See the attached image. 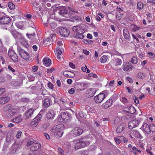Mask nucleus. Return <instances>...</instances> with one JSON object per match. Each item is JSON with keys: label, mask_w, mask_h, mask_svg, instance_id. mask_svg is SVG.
Instances as JSON below:
<instances>
[{"label": "nucleus", "mask_w": 155, "mask_h": 155, "mask_svg": "<svg viewBox=\"0 0 155 155\" xmlns=\"http://www.w3.org/2000/svg\"><path fill=\"white\" fill-rule=\"evenodd\" d=\"M74 92L75 90H74V89L73 88H71L68 91L69 93L71 94H73L74 93Z\"/></svg>", "instance_id": "obj_60"}, {"label": "nucleus", "mask_w": 155, "mask_h": 155, "mask_svg": "<svg viewBox=\"0 0 155 155\" xmlns=\"http://www.w3.org/2000/svg\"><path fill=\"white\" fill-rule=\"evenodd\" d=\"M130 28L134 31H136L140 29V27L135 25H132L130 26Z\"/></svg>", "instance_id": "obj_37"}, {"label": "nucleus", "mask_w": 155, "mask_h": 155, "mask_svg": "<svg viewBox=\"0 0 155 155\" xmlns=\"http://www.w3.org/2000/svg\"><path fill=\"white\" fill-rule=\"evenodd\" d=\"M12 121L14 122L17 123L20 122L22 121L21 115H20L14 118Z\"/></svg>", "instance_id": "obj_31"}, {"label": "nucleus", "mask_w": 155, "mask_h": 155, "mask_svg": "<svg viewBox=\"0 0 155 155\" xmlns=\"http://www.w3.org/2000/svg\"><path fill=\"white\" fill-rule=\"evenodd\" d=\"M137 9L140 10L143 8V4L141 2H138L137 5Z\"/></svg>", "instance_id": "obj_39"}, {"label": "nucleus", "mask_w": 155, "mask_h": 155, "mask_svg": "<svg viewBox=\"0 0 155 155\" xmlns=\"http://www.w3.org/2000/svg\"><path fill=\"white\" fill-rule=\"evenodd\" d=\"M121 101L124 104H127L128 103L127 99L125 97H123L121 99H120Z\"/></svg>", "instance_id": "obj_50"}, {"label": "nucleus", "mask_w": 155, "mask_h": 155, "mask_svg": "<svg viewBox=\"0 0 155 155\" xmlns=\"http://www.w3.org/2000/svg\"><path fill=\"white\" fill-rule=\"evenodd\" d=\"M50 25L52 29H54L57 27V24L54 22L50 23Z\"/></svg>", "instance_id": "obj_49"}, {"label": "nucleus", "mask_w": 155, "mask_h": 155, "mask_svg": "<svg viewBox=\"0 0 155 155\" xmlns=\"http://www.w3.org/2000/svg\"><path fill=\"white\" fill-rule=\"evenodd\" d=\"M55 115V113L54 111L52 110H50L46 114V117L47 118L52 119L53 118Z\"/></svg>", "instance_id": "obj_21"}, {"label": "nucleus", "mask_w": 155, "mask_h": 155, "mask_svg": "<svg viewBox=\"0 0 155 155\" xmlns=\"http://www.w3.org/2000/svg\"><path fill=\"white\" fill-rule=\"evenodd\" d=\"M10 100V98L8 96L0 98V104H4L8 102Z\"/></svg>", "instance_id": "obj_23"}, {"label": "nucleus", "mask_w": 155, "mask_h": 155, "mask_svg": "<svg viewBox=\"0 0 155 155\" xmlns=\"http://www.w3.org/2000/svg\"><path fill=\"white\" fill-rule=\"evenodd\" d=\"M5 89L3 88H0V95L2 94L3 92H5Z\"/></svg>", "instance_id": "obj_64"}, {"label": "nucleus", "mask_w": 155, "mask_h": 155, "mask_svg": "<svg viewBox=\"0 0 155 155\" xmlns=\"http://www.w3.org/2000/svg\"><path fill=\"white\" fill-rule=\"evenodd\" d=\"M35 143L34 140L32 138H30L28 140L27 142V146H30L32 145Z\"/></svg>", "instance_id": "obj_41"}, {"label": "nucleus", "mask_w": 155, "mask_h": 155, "mask_svg": "<svg viewBox=\"0 0 155 155\" xmlns=\"http://www.w3.org/2000/svg\"><path fill=\"white\" fill-rule=\"evenodd\" d=\"M107 57L106 55H103L100 59V61L101 63H104L107 61Z\"/></svg>", "instance_id": "obj_40"}, {"label": "nucleus", "mask_w": 155, "mask_h": 155, "mask_svg": "<svg viewBox=\"0 0 155 155\" xmlns=\"http://www.w3.org/2000/svg\"><path fill=\"white\" fill-rule=\"evenodd\" d=\"M137 77L139 78L142 79L145 78V74L141 72H139L137 74Z\"/></svg>", "instance_id": "obj_45"}, {"label": "nucleus", "mask_w": 155, "mask_h": 155, "mask_svg": "<svg viewBox=\"0 0 155 155\" xmlns=\"http://www.w3.org/2000/svg\"><path fill=\"white\" fill-rule=\"evenodd\" d=\"M71 73V72L67 71H64L63 73V75L67 78H72L74 76L75 74H73V75L70 76V74Z\"/></svg>", "instance_id": "obj_30"}, {"label": "nucleus", "mask_w": 155, "mask_h": 155, "mask_svg": "<svg viewBox=\"0 0 155 155\" xmlns=\"http://www.w3.org/2000/svg\"><path fill=\"white\" fill-rule=\"evenodd\" d=\"M17 51L19 55L23 59L27 60L29 58L28 53L19 46H18Z\"/></svg>", "instance_id": "obj_4"}, {"label": "nucleus", "mask_w": 155, "mask_h": 155, "mask_svg": "<svg viewBox=\"0 0 155 155\" xmlns=\"http://www.w3.org/2000/svg\"><path fill=\"white\" fill-rule=\"evenodd\" d=\"M54 70V68H51L48 69L47 70V72L48 73H52Z\"/></svg>", "instance_id": "obj_58"}, {"label": "nucleus", "mask_w": 155, "mask_h": 155, "mask_svg": "<svg viewBox=\"0 0 155 155\" xmlns=\"http://www.w3.org/2000/svg\"><path fill=\"white\" fill-rule=\"evenodd\" d=\"M138 148L134 146L131 149H130L129 150L130 151L132 152L134 155H136L137 154V150H138Z\"/></svg>", "instance_id": "obj_38"}, {"label": "nucleus", "mask_w": 155, "mask_h": 155, "mask_svg": "<svg viewBox=\"0 0 155 155\" xmlns=\"http://www.w3.org/2000/svg\"><path fill=\"white\" fill-rule=\"evenodd\" d=\"M87 77H93L94 78H97V76L95 74L92 73H91L89 74L88 75Z\"/></svg>", "instance_id": "obj_54"}, {"label": "nucleus", "mask_w": 155, "mask_h": 155, "mask_svg": "<svg viewBox=\"0 0 155 155\" xmlns=\"http://www.w3.org/2000/svg\"><path fill=\"white\" fill-rule=\"evenodd\" d=\"M17 113V110L16 109H12L8 110L5 114L6 116L8 118H9L12 116L15 115Z\"/></svg>", "instance_id": "obj_12"}, {"label": "nucleus", "mask_w": 155, "mask_h": 155, "mask_svg": "<svg viewBox=\"0 0 155 155\" xmlns=\"http://www.w3.org/2000/svg\"><path fill=\"white\" fill-rule=\"evenodd\" d=\"M59 14L65 17L68 18L69 15V12L67 10H62L59 12Z\"/></svg>", "instance_id": "obj_25"}, {"label": "nucleus", "mask_w": 155, "mask_h": 155, "mask_svg": "<svg viewBox=\"0 0 155 155\" xmlns=\"http://www.w3.org/2000/svg\"><path fill=\"white\" fill-rule=\"evenodd\" d=\"M26 35L29 39L31 40L34 39L35 36V33H34L32 34H28L27 33L26 34Z\"/></svg>", "instance_id": "obj_43"}, {"label": "nucleus", "mask_w": 155, "mask_h": 155, "mask_svg": "<svg viewBox=\"0 0 155 155\" xmlns=\"http://www.w3.org/2000/svg\"><path fill=\"white\" fill-rule=\"evenodd\" d=\"M113 100L112 99H109L104 104L103 106L105 108H107L110 107L112 103Z\"/></svg>", "instance_id": "obj_26"}, {"label": "nucleus", "mask_w": 155, "mask_h": 155, "mask_svg": "<svg viewBox=\"0 0 155 155\" xmlns=\"http://www.w3.org/2000/svg\"><path fill=\"white\" fill-rule=\"evenodd\" d=\"M60 33L62 36L67 37L69 35L70 32L66 28H61L60 29Z\"/></svg>", "instance_id": "obj_13"}, {"label": "nucleus", "mask_w": 155, "mask_h": 155, "mask_svg": "<svg viewBox=\"0 0 155 155\" xmlns=\"http://www.w3.org/2000/svg\"><path fill=\"white\" fill-rule=\"evenodd\" d=\"M59 118H61V120H62V121L66 122L69 118L68 114L67 113L62 112L61 113V115L59 116Z\"/></svg>", "instance_id": "obj_14"}, {"label": "nucleus", "mask_w": 155, "mask_h": 155, "mask_svg": "<svg viewBox=\"0 0 155 155\" xmlns=\"http://www.w3.org/2000/svg\"><path fill=\"white\" fill-rule=\"evenodd\" d=\"M105 98V95L104 94L102 93L95 96L94 97V100L96 103H101Z\"/></svg>", "instance_id": "obj_8"}, {"label": "nucleus", "mask_w": 155, "mask_h": 155, "mask_svg": "<svg viewBox=\"0 0 155 155\" xmlns=\"http://www.w3.org/2000/svg\"><path fill=\"white\" fill-rule=\"evenodd\" d=\"M50 100L48 98L45 99L42 101L43 106L45 108L49 107L50 106Z\"/></svg>", "instance_id": "obj_19"}, {"label": "nucleus", "mask_w": 155, "mask_h": 155, "mask_svg": "<svg viewBox=\"0 0 155 155\" xmlns=\"http://www.w3.org/2000/svg\"><path fill=\"white\" fill-rule=\"evenodd\" d=\"M95 93V92L93 89H89L87 91V96L88 97H92L94 95Z\"/></svg>", "instance_id": "obj_18"}, {"label": "nucleus", "mask_w": 155, "mask_h": 155, "mask_svg": "<svg viewBox=\"0 0 155 155\" xmlns=\"http://www.w3.org/2000/svg\"><path fill=\"white\" fill-rule=\"evenodd\" d=\"M52 36L51 35L49 37H48L44 41V43L46 44L50 45L51 44L52 41Z\"/></svg>", "instance_id": "obj_36"}, {"label": "nucleus", "mask_w": 155, "mask_h": 155, "mask_svg": "<svg viewBox=\"0 0 155 155\" xmlns=\"http://www.w3.org/2000/svg\"><path fill=\"white\" fill-rule=\"evenodd\" d=\"M150 133L151 132H154L155 131V125L153 124L150 125Z\"/></svg>", "instance_id": "obj_47"}, {"label": "nucleus", "mask_w": 155, "mask_h": 155, "mask_svg": "<svg viewBox=\"0 0 155 155\" xmlns=\"http://www.w3.org/2000/svg\"><path fill=\"white\" fill-rule=\"evenodd\" d=\"M78 114L80 117L81 118H85L86 114L83 111L79 112Z\"/></svg>", "instance_id": "obj_46"}, {"label": "nucleus", "mask_w": 155, "mask_h": 155, "mask_svg": "<svg viewBox=\"0 0 155 155\" xmlns=\"http://www.w3.org/2000/svg\"><path fill=\"white\" fill-rule=\"evenodd\" d=\"M142 128L143 130L147 134L150 133V125L147 123L143 124L142 126Z\"/></svg>", "instance_id": "obj_24"}, {"label": "nucleus", "mask_w": 155, "mask_h": 155, "mask_svg": "<svg viewBox=\"0 0 155 155\" xmlns=\"http://www.w3.org/2000/svg\"><path fill=\"white\" fill-rule=\"evenodd\" d=\"M140 121L137 120H134L130 121L128 124V127L130 129H132L137 127L140 123Z\"/></svg>", "instance_id": "obj_11"}, {"label": "nucleus", "mask_w": 155, "mask_h": 155, "mask_svg": "<svg viewBox=\"0 0 155 155\" xmlns=\"http://www.w3.org/2000/svg\"><path fill=\"white\" fill-rule=\"evenodd\" d=\"M131 133L132 135L136 138H140L141 137L140 133L137 130H132Z\"/></svg>", "instance_id": "obj_32"}, {"label": "nucleus", "mask_w": 155, "mask_h": 155, "mask_svg": "<svg viewBox=\"0 0 155 155\" xmlns=\"http://www.w3.org/2000/svg\"><path fill=\"white\" fill-rule=\"evenodd\" d=\"M34 110L32 109H30L28 110L25 113V118L27 119L31 117V116L33 114Z\"/></svg>", "instance_id": "obj_20"}, {"label": "nucleus", "mask_w": 155, "mask_h": 155, "mask_svg": "<svg viewBox=\"0 0 155 155\" xmlns=\"http://www.w3.org/2000/svg\"><path fill=\"white\" fill-rule=\"evenodd\" d=\"M120 140H122L124 143H126L128 141V139L124 136H121L120 137Z\"/></svg>", "instance_id": "obj_56"}, {"label": "nucleus", "mask_w": 155, "mask_h": 155, "mask_svg": "<svg viewBox=\"0 0 155 155\" xmlns=\"http://www.w3.org/2000/svg\"><path fill=\"white\" fill-rule=\"evenodd\" d=\"M19 41L22 46L26 48L28 47V45L24 38H20Z\"/></svg>", "instance_id": "obj_27"}, {"label": "nucleus", "mask_w": 155, "mask_h": 155, "mask_svg": "<svg viewBox=\"0 0 155 155\" xmlns=\"http://www.w3.org/2000/svg\"><path fill=\"white\" fill-rule=\"evenodd\" d=\"M43 64L46 67H49L51 64V61L48 58H45L43 60Z\"/></svg>", "instance_id": "obj_22"}, {"label": "nucleus", "mask_w": 155, "mask_h": 155, "mask_svg": "<svg viewBox=\"0 0 155 155\" xmlns=\"http://www.w3.org/2000/svg\"><path fill=\"white\" fill-rule=\"evenodd\" d=\"M90 142L88 141H84L83 140H79L74 145L75 149L77 150L79 148L89 146L90 144Z\"/></svg>", "instance_id": "obj_3"}, {"label": "nucleus", "mask_w": 155, "mask_h": 155, "mask_svg": "<svg viewBox=\"0 0 155 155\" xmlns=\"http://www.w3.org/2000/svg\"><path fill=\"white\" fill-rule=\"evenodd\" d=\"M74 19L78 21H81V18L79 16H74Z\"/></svg>", "instance_id": "obj_62"}, {"label": "nucleus", "mask_w": 155, "mask_h": 155, "mask_svg": "<svg viewBox=\"0 0 155 155\" xmlns=\"http://www.w3.org/2000/svg\"><path fill=\"white\" fill-rule=\"evenodd\" d=\"M9 57L13 61L17 62L18 61V57L17 54L13 50L9 51L8 53Z\"/></svg>", "instance_id": "obj_9"}, {"label": "nucleus", "mask_w": 155, "mask_h": 155, "mask_svg": "<svg viewBox=\"0 0 155 155\" xmlns=\"http://www.w3.org/2000/svg\"><path fill=\"white\" fill-rule=\"evenodd\" d=\"M56 51L58 54L60 55L62 53V51L61 50L60 48L59 47H58L56 49Z\"/></svg>", "instance_id": "obj_57"}, {"label": "nucleus", "mask_w": 155, "mask_h": 155, "mask_svg": "<svg viewBox=\"0 0 155 155\" xmlns=\"http://www.w3.org/2000/svg\"><path fill=\"white\" fill-rule=\"evenodd\" d=\"M87 85V84L84 83H78L75 84L74 87L76 90L81 91L84 90L86 88Z\"/></svg>", "instance_id": "obj_6"}, {"label": "nucleus", "mask_w": 155, "mask_h": 155, "mask_svg": "<svg viewBox=\"0 0 155 155\" xmlns=\"http://www.w3.org/2000/svg\"><path fill=\"white\" fill-rule=\"evenodd\" d=\"M41 118V115L40 114H38L35 118L33 119L31 123V125L33 127L36 126L38 124Z\"/></svg>", "instance_id": "obj_10"}, {"label": "nucleus", "mask_w": 155, "mask_h": 155, "mask_svg": "<svg viewBox=\"0 0 155 155\" xmlns=\"http://www.w3.org/2000/svg\"><path fill=\"white\" fill-rule=\"evenodd\" d=\"M136 111V109L133 106H130L128 108L127 112L131 114H134Z\"/></svg>", "instance_id": "obj_34"}, {"label": "nucleus", "mask_w": 155, "mask_h": 155, "mask_svg": "<svg viewBox=\"0 0 155 155\" xmlns=\"http://www.w3.org/2000/svg\"><path fill=\"white\" fill-rule=\"evenodd\" d=\"M14 37L15 38V40H18V37L19 36V34L16 31H10Z\"/></svg>", "instance_id": "obj_33"}, {"label": "nucleus", "mask_w": 155, "mask_h": 155, "mask_svg": "<svg viewBox=\"0 0 155 155\" xmlns=\"http://www.w3.org/2000/svg\"><path fill=\"white\" fill-rule=\"evenodd\" d=\"M115 62L117 65H120L122 63V61L119 58H117L115 60Z\"/></svg>", "instance_id": "obj_53"}, {"label": "nucleus", "mask_w": 155, "mask_h": 155, "mask_svg": "<svg viewBox=\"0 0 155 155\" xmlns=\"http://www.w3.org/2000/svg\"><path fill=\"white\" fill-rule=\"evenodd\" d=\"M11 84L13 86L15 87L16 88L19 87L20 86V84H19V83H18V82L15 81L12 82Z\"/></svg>", "instance_id": "obj_42"}, {"label": "nucleus", "mask_w": 155, "mask_h": 155, "mask_svg": "<svg viewBox=\"0 0 155 155\" xmlns=\"http://www.w3.org/2000/svg\"><path fill=\"white\" fill-rule=\"evenodd\" d=\"M9 8L11 10L15 8V5L12 2H9L8 3Z\"/></svg>", "instance_id": "obj_48"}, {"label": "nucleus", "mask_w": 155, "mask_h": 155, "mask_svg": "<svg viewBox=\"0 0 155 155\" xmlns=\"http://www.w3.org/2000/svg\"><path fill=\"white\" fill-rule=\"evenodd\" d=\"M21 143L20 142L15 143L12 145V148H14V150L15 152L18 149L21 147Z\"/></svg>", "instance_id": "obj_29"}, {"label": "nucleus", "mask_w": 155, "mask_h": 155, "mask_svg": "<svg viewBox=\"0 0 155 155\" xmlns=\"http://www.w3.org/2000/svg\"><path fill=\"white\" fill-rule=\"evenodd\" d=\"M123 35L124 38L128 41H130V35L128 30L127 28L123 30Z\"/></svg>", "instance_id": "obj_16"}, {"label": "nucleus", "mask_w": 155, "mask_h": 155, "mask_svg": "<svg viewBox=\"0 0 155 155\" xmlns=\"http://www.w3.org/2000/svg\"><path fill=\"white\" fill-rule=\"evenodd\" d=\"M4 28L6 30H8L10 31H15L13 24H11V22L8 23V25L4 27Z\"/></svg>", "instance_id": "obj_28"}, {"label": "nucleus", "mask_w": 155, "mask_h": 155, "mask_svg": "<svg viewBox=\"0 0 155 155\" xmlns=\"http://www.w3.org/2000/svg\"><path fill=\"white\" fill-rule=\"evenodd\" d=\"M72 30L74 32L76 33L74 36L75 38L81 39L84 38V36L83 33L84 32V30L82 27L79 25L74 26L73 27Z\"/></svg>", "instance_id": "obj_2"}, {"label": "nucleus", "mask_w": 155, "mask_h": 155, "mask_svg": "<svg viewBox=\"0 0 155 155\" xmlns=\"http://www.w3.org/2000/svg\"><path fill=\"white\" fill-rule=\"evenodd\" d=\"M124 126L121 124L118 126L117 127L116 131L117 133H120L124 130Z\"/></svg>", "instance_id": "obj_35"}, {"label": "nucleus", "mask_w": 155, "mask_h": 155, "mask_svg": "<svg viewBox=\"0 0 155 155\" xmlns=\"http://www.w3.org/2000/svg\"><path fill=\"white\" fill-rule=\"evenodd\" d=\"M48 87L51 89H53V85L50 82H48Z\"/></svg>", "instance_id": "obj_61"}, {"label": "nucleus", "mask_w": 155, "mask_h": 155, "mask_svg": "<svg viewBox=\"0 0 155 155\" xmlns=\"http://www.w3.org/2000/svg\"><path fill=\"white\" fill-rule=\"evenodd\" d=\"M21 131L19 130L17 132V134L16 135V137L17 139H19L20 138V137L21 134Z\"/></svg>", "instance_id": "obj_55"}, {"label": "nucleus", "mask_w": 155, "mask_h": 155, "mask_svg": "<svg viewBox=\"0 0 155 155\" xmlns=\"http://www.w3.org/2000/svg\"><path fill=\"white\" fill-rule=\"evenodd\" d=\"M83 133L82 130L80 127L74 128L71 132V134L74 137H76L81 134Z\"/></svg>", "instance_id": "obj_7"}, {"label": "nucleus", "mask_w": 155, "mask_h": 155, "mask_svg": "<svg viewBox=\"0 0 155 155\" xmlns=\"http://www.w3.org/2000/svg\"><path fill=\"white\" fill-rule=\"evenodd\" d=\"M64 125L62 124H59L53 127L51 130V131L54 133L55 137H61L63 134V130Z\"/></svg>", "instance_id": "obj_1"}, {"label": "nucleus", "mask_w": 155, "mask_h": 155, "mask_svg": "<svg viewBox=\"0 0 155 155\" xmlns=\"http://www.w3.org/2000/svg\"><path fill=\"white\" fill-rule=\"evenodd\" d=\"M132 65L128 62L124 63L123 64V69L124 71H128L129 70L132 69Z\"/></svg>", "instance_id": "obj_15"}, {"label": "nucleus", "mask_w": 155, "mask_h": 155, "mask_svg": "<svg viewBox=\"0 0 155 155\" xmlns=\"http://www.w3.org/2000/svg\"><path fill=\"white\" fill-rule=\"evenodd\" d=\"M68 9L70 11H71L77 13L78 12V11L77 10H75L74 9L70 7H69L68 8Z\"/></svg>", "instance_id": "obj_63"}, {"label": "nucleus", "mask_w": 155, "mask_h": 155, "mask_svg": "<svg viewBox=\"0 0 155 155\" xmlns=\"http://www.w3.org/2000/svg\"><path fill=\"white\" fill-rule=\"evenodd\" d=\"M148 53L149 55V57L151 58H153L155 56L154 54L153 53L151 52H148Z\"/></svg>", "instance_id": "obj_59"}, {"label": "nucleus", "mask_w": 155, "mask_h": 155, "mask_svg": "<svg viewBox=\"0 0 155 155\" xmlns=\"http://www.w3.org/2000/svg\"><path fill=\"white\" fill-rule=\"evenodd\" d=\"M116 17L117 19L120 20L121 18V14L120 12H117L116 13Z\"/></svg>", "instance_id": "obj_52"}, {"label": "nucleus", "mask_w": 155, "mask_h": 155, "mask_svg": "<svg viewBox=\"0 0 155 155\" xmlns=\"http://www.w3.org/2000/svg\"><path fill=\"white\" fill-rule=\"evenodd\" d=\"M11 22V19L8 17L4 16L0 17V25H5L4 27L7 26L8 23Z\"/></svg>", "instance_id": "obj_5"}, {"label": "nucleus", "mask_w": 155, "mask_h": 155, "mask_svg": "<svg viewBox=\"0 0 155 155\" xmlns=\"http://www.w3.org/2000/svg\"><path fill=\"white\" fill-rule=\"evenodd\" d=\"M41 147L40 143H35L31 146L30 147V150L32 151H35L38 150Z\"/></svg>", "instance_id": "obj_17"}, {"label": "nucleus", "mask_w": 155, "mask_h": 155, "mask_svg": "<svg viewBox=\"0 0 155 155\" xmlns=\"http://www.w3.org/2000/svg\"><path fill=\"white\" fill-rule=\"evenodd\" d=\"M133 99L134 102L136 104H138L139 103V101L138 97H137L136 96L134 95L133 97Z\"/></svg>", "instance_id": "obj_51"}, {"label": "nucleus", "mask_w": 155, "mask_h": 155, "mask_svg": "<svg viewBox=\"0 0 155 155\" xmlns=\"http://www.w3.org/2000/svg\"><path fill=\"white\" fill-rule=\"evenodd\" d=\"M130 61L133 64H136L137 62V58L135 56L133 57L132 58Z\"/></svg>", "instance_id": "obj_44"}]
</instances>
